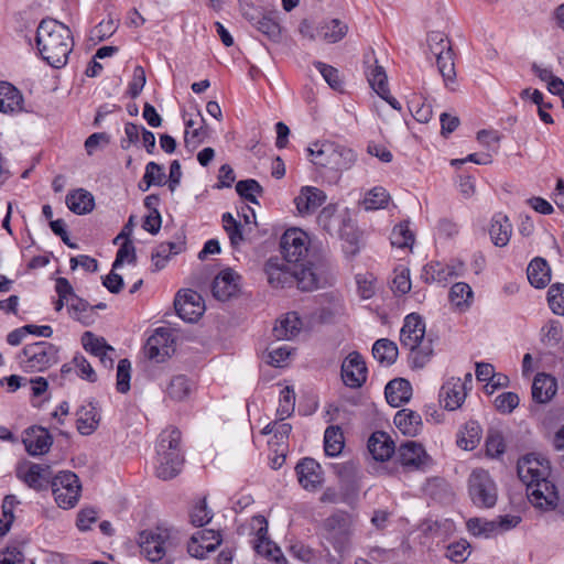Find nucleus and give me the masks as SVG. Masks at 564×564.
Instances as JSON below:
<instances>
[{
  "instance_id": "49530a36",
  "label": "nucleus",
  "mask_w": 564,
  "mask_h": 564,
  "mask_svg": "<svg viewBox=\"0 0 564 564\" xmlns=\"http://www.w3.org/2000/svg\"><path fill=\"white\" fill-rule=\"evenodd\" d=\"M344 448V435L338 426H328L324 434V451L327 456L335 457Z\"/></svg>"
},
{
  "instance_id": "79ce46f5",
  "label": "nucleus",
  "mask_w": 564,
  "mask_h": 564,
  "mask_svg": "<svg viewBox=\"0 0 564 564\" xmlns=\"http://www.w3.org/2000/svg\"><path fill=\"white\" fill-rule=\"evenodd\" d=\"M348 32V25L339 19L325 22L318 31L319 36L328 43L339 42Z\"/></svg>"
},
{
  "instance_id": "a211bd4d",
  "label": "nucleus",
  "mask_w": 564,
  "mask_h": 564,
  "mask_svg": "<svg viewBox=\"0 0 564 564\" xmlns=\"http://www.w3.org/2000/svg\"><path fill=\"white\" fill-rule=\"evenodd\" d=\"M18 477L21 478L30 488L34 490H44L52 487L53 473L48 465L31 463L25 467L18 469Z\"/></svg>"
},
{
  "instance_id": "a878e982",
  "label": "nucleus",
  "mask_w": 564,
  "mask_h": 564,
  "mask_svg": "<svg viewBox=\"0 0 564 564\" xmlns=\"http://www.w3.org/2000/svg\"><path fill=\"white\" fill-rule=\"evenodd\" d=\"M384 394L387 402L393 406L399 408L406 403L412 397V387L410 382L403 378H397L386 386Z\"/></svg>"
},
{
  "instance_id": "680f3d73",
  "label": "nucleus",
  "mask_w": 564,
  "mask_h": 564,
  "mask_svg": "<svg viewBox=\"0 0 564 564\" xmlns=\"http://www.w3.org/2000/svg\"><path fill=\"white\" fill-rule=\"evenodd\" d=\"M17 503L18 501L13 495H8L4 497L2 502V518L0 519V536L6 535L10 530V527L14 520L13 509Z\"/></svg>"
},
{
  "instance_id": "f3484780",
  "label": "nucleus",
  "mask_w": 564,
  "mask_h": 564,
  "mask_svg": "<svg viewBox=\"0 0 564 564\" xmlns=\"http://www.w3.org/2000/svg\"><path fill=\"white\" fill-rule=\"evenodd\" d=\"M341 378L350 388H360L367 379V367L364 358L357 351L350 352L341 365Z\"/></svg>"
},
{
  "instance_id": "58836bf2",
  "label": "nucleus",
  "mask_w": 564,
  "mask_h": 564,
  "mask_svg": "<svg viewBox=\"0 0 564 564\" xmlns=\"http://www.w3.org/2000/svg\"><path fill=\"white\" fill-rule=\"evenodd\" d=\"M474 294L471 288L464 282L455 283L449 291V301L459 312L468 310L473 303Z\"/></svg>"
},
{
  "instance_id": "423d86ee",
  "label": "nucleus",
  "mask_w": 564,
  "mask_h": 564,
  "mask_svg": "<svg viewBox=\"0 0 564 564\" xmlns=\"http://www.w3.org/2000/svg\"><path fill=\"white\" fill-rule=\"evenodd\" d=\"M325 538L338 553L346 552L350 546L355 528V518L346 511H337L323 522Z\"/></svg>"
},
{
  "instance_id": "2f4dec72",
  "label": "nucleus",
  "mask_w": 564,
  "mask_h": 564,
  "mask_svg": "<svg viewBox=\"0 0 564 564\" xmlns=\"http://www.w3.org/2000/svg\"><path fill=\"white\" fill-rule=\"evenodd\" d=\"M512 234V225L506 214H497L491 220L489 227V235L491 241L497 247H505L508 245Z\"/></svg>"
},
{
  "instance_id": "9b49d317",
  "label": "nucleus",
  "mask_w": 564,
  "mask_h": 564,
  "mask_svg": "<svg viewBox=\"0 0 564 564\" xmlns=\"http://www.w3.org/2000/svg\"><path fill=\"white\" fill-rule=\"evenodd\" d=\"M236 215L237 217H234L232 214L223 215L224 228L229 236L231 246L235 248H237L240 245V242L245 239L246 236L251 234L252 225L254 227L258 226V223L256 220L257 214Z\"/></svg>"
},
{
  "instance_id": "c756f323",
  "label": "nucleus",
  "mask_w": 564,
  "mask_h": 564,
  "mask_svg": "<svg viewBox=\"0 0 564 564\" xmlns=\"http://www.w3.org/2000/svg\"><path fill=\"white\" fill-rule=\"evenodd\" d=\"M557 391L555 378L546 373H538L532 383V398L538 403L549 402Z\"/></svg>"
},
{
  "instance_id": "37998d69",
  "label": "nucleus",
  "mask_w": 564,
  "mask_h": 564,
  "mask_svg": "<svg viewBox=\"0 0 564 564\" xmlns=\"http://www.w3.org/2000/svg\"><path fill=\"white\" fill-rule=\"evenodd\" d=\"M480 441V426L475 421L467 422L457 436V445L466 451L474 449Z\"/></svg>"
},
{
  "instance_id": "c03bdc74",
  "label": "nucleus",
  "mask_w": 564,
  "mask_h": 564,
  "mask_svg": "<svg viewBox=\"0 0 564 564\" xmlns=\"http://www.w3.org/2000/svg\"><path fill=\"white\" fill-rule=\"evenodd\" d=\"M181 432L176 427H169L160 434L156 452L158 455L181 453Z\"/></svg>"
},
{
  "instance_id": "603ef678",
  "label": "nucleus",
  "mask_w": 564,
  "mask_h": 564,
  "mask_svg": "<svg viewBox=\"0 0 564 564\" xmlns=\"http://www.w3.org/2000/svg\"><path fill=\"white\" fill-rule=\"evenodd\" d=\"M436 64L438 72L445 82V85L448 86V84L453 83L456 77L454 52L452 47H447V51L444 54L438 53V57H436Z\"/></svg>"
},
{
  "instance_id": "a18cd8bd",
  "label": "nucleus",
  "mask_w": 564,
  "mask_h": 564,
  "mask_svg": "<svg viewBox=\"0 0 564 564\" xmlns=\"http://www.w3.org/2000/svg\"><path fill=\"white\" fill-rule=\"evenodd\" d=\"M390 195L386 188L376 186L365 195L362 206L366 210L386 209L389 207Z\"/></svg>"
},
{
  "instance_id": "f257e3e1",
  "label": "nucleus",
  "mask_w": 564,
  "mask_h": 564,
  "mask_svg": "<svg viewBox=\"0 0 564 564\" xmlns=\"http://www.w3.org/2000/svg\"><path fill=\"white\" fill-rule=\"evenodd\" d=\"M36 44L41 57L52 67L61 68L73 51L72 31L57 20L43 19L36 30Z\"/></svg>"
},
{
  "instance_id": "412c9836",
  "label": "nucleus",
  "mask_w": 564,
  "mask_h": 564,
  "mask_svg": "<svg viewBox=\"0 0 564 564\" xmlns=\"http://www.w3.org/2000/svg\"><path fill=\"white\" fill-rule=\"evenodd\" d=\"M23 444L30 455H43L52 446L53 440L47 430L32 426L24 432Z\"/></svg>"
},
{
  "instance_id": "3c124183",
  "label": "nucleus",
  "mask_w": 564,
  "mask_h": 564,
  "mask_svg": "<svg viewBox=\"0 0 564 564\" xmlns=\"http://www.w3.org/2000/svg\"><path fill=\"white\" fill-rule=\"evenodd\" d=\"M77 415V430L82 435H89L97 429L99 416L94 408L83 406Z\"/></svg>"
},
{
  "instance_id": "09e8293b",
  "label": "nucleus",
  "mask_w": 564,
  "mask_h": 564,
  "mask_svg": "<svg viewBox=\"0 0 564 564\" xmlns=\"http://www.w3.org/2000/svg\"><path fill=\"white\" fill-rule=\"evenodd\" d=\"M391 245L398 248L412 247L415 240L414 232L410 228V221L403 220L395 225L390 236Z\"/></svg>"
},
{
  "instance_id": "bb28decb",
  "label": "nucleus",
  "mask_w": 564,
  "mask_h": 564,
  "mask_svg": "<svg viewBox=\"0 0 564 564\" xmlns=\"http://www.w3.org/2000/svg\"><path fill=\"white\" fill-rule=\"evenodd\" d=\"M366 76L371 88L379 95L388 93V77L382 66L377 65L373 53L365 56Z\"/></svg>"
},
{
  "instance_id": "774afa93",
  "label": "nucleus",
  "mask_w": 564,
  "mask_h": 564,
  "mask_svg": "<svg viewBox=\"0 0 564 564\" xmlns=\"http://www.w3.org/2000/svg\"><path fill=\"white\" fill-rule=\"evenodd\" d=\"M317 224L330 235H337L345 220V214H318Z\"/></svg>"
},
{
  "instance_id": "338daca9",
  "label": "nucleus",
  "mask_w": 564,
  "mask_h": 564,
  "mask_svg": "<svg viewBox=\"0 0 564 564\" xmlns=\"http://www.w3.org/2000/svg\"><path fill=\"white\" fill-rule=\"evenodd\" d=\"M547 302L554 314L564 315V284L551 285Z\"/></svg>"
},
{
  "instance_id": "f03ea898",
  "label": "nucleus",
  "mask_w": 564,
  "mask_h": 564,
  "mask_svg": "<svg viewBox=\"0 0 564 564\" xmlns=\"http://www.w3.org/2000/svg\"><path fill=\"white\" fill-rule=\"evenodd\" d=\"M139 545L141 553L150 562L173 564L180 540L173 530L158 527L142 531L139 535Z\"/></svg>"
},
{
  "instance_id": "20e7f679",
  "label": "nucleus",
  "mask_w": 564,
  "mask_h": 564,
  "mask_svg": "<svg viewBox=\"0 0 564 564\" xmlns=\"http://www.w3.org/2000/svg\"><path fill=\"white\" fill-rule=\"evenodd\" d=\"M312 162L335 171L349 170L356 162V153L332 141L315 142L307 149Z\"/></svg>"
},
{
  "instance_id": "473e14b6",
  "label": "nucleus",
  "mask_w": 564,
  "mask_h": 564,
  "mask_svg": "<svg viewBox=\"0 0 564 564\" xmlns=\"http://www.w3.org/2000/svg\"><path fill=\"white\" fill-rule=\"evenodd\" d=\"M393 422L395 426L409 436H415L422 429L421 415L410 409H402L394 415Z\"/></svg>"
},
{
  "instance_id": "6ab92c4d",
  "label": "nucleus",
  "mask_w": 564,
  "mask_h": 564,
  "mask_svg": "<svg viewBox=\"0 0 564 564\" xmlns=\"http://www.w3.org/2000/svg\"><path fill=\"white\" fill-rule=\"evenodd\" d=\"M240 275L232 269L220 271L212 284V293L218 301L225 302L239 292Z\"/></svg>"
},
{
  "instance_id": "bf43d9fd",
  "label": "nucleus",
  "mask_w": 564,
  "mask_h": 564,
  "mask_svg": "<svg viewBox=\"0 0 564 564\" xmlns=\"http://www.w3.org/2000/svg\"><path fill=\"white\" fill-rule=\"evenodd\" d=\"M466 525L468 531L476 536H489L490 534L498 531V524L496 520L488 521L481 518H471L467 521Z\"/></svg>"
},
{
  "instance_id": "c85d7f7f",
  "label": "nucleus",
  "mask_w": 564,
  "mask_h": 564,
  "mask_svg": "<svg viewBox=\"0 0 564 564\" xmlns=\"http://www.w3.org/2000/svg\"><path fill=\"white\" fill-rule=\"evenodd\" d=\"M326 199L327 196L322 189L314 186H304L294 202L297 212H312L323 206Z\"/></svg>"
},
{
  "instance_id": "cd10ccee",
  "label": "nucleus",
  "mask_w": 564,
  "mask_h": 564,
  "mask_svg": "<svg viewBox=\"0 0 564 564\" xmlns=\"http://www.w3.org/2000/svg\"><path fill=\"white\" fill-rule=\"evenodd\" d=\"M184 458L182 453L171 452V454L158 455V466L155 475L162 480L174 478L182 469Z\"/></svg>"
},
{
  "instance_id": "e2e57ef3",
  "label": "nucleus",
  "mask_w": 564,
  "mask_h": 564,
  "mask_svg": "<svg viewBox=\"0 0 564 564\" xmlns=\"http://www.w3.org/2000/svg\"><path fill=\"white\" fill-rule=\"evenodd\" d=\"M427 46L430 53L436 58L438 53L444 54L447 47H452L451 41L440 31H432L427 34Z\"/></svg>"
},
{
  "instance_id": "b1692460",
  "label": "nucleus",
  "mask_w": 564,
  "mask_h": 564,
  "mask_svg": "<svg viewBox=\"0 0 564 564\" xmlns=\"http://www.w3.org/2000/svg\"><path fill=\"white\" fill-rule=\"evenodd\" d=\"M23 95L15 86L8 82H0V112L18 113L23 110Z\"/></svg>"
},
{
  "instance_id": "5701e85b",
  "label": "nucleus",
  "mask_w": 564,
  "mask_h": 564,
  "mask_svg": "<svg viewBox=\"0 0 564 564\" xmlns=\"http://www.w3.org/2000/svg\"><path fill=\"white\" fill-rule=\"evenodd\" d=\"M368 449L378 462H386L397 453L391 436L382 431L373 432L368 440Z\"/></svg>"
},
{
  "instance_id": "13d9d810",
  "label": "nucleus",
  "mask_w": 564,
  "mask_h": 564,
  "mask_svg": "<svg viewBox=\"0 0 564 564\" xmlns=\"http://www.w3.org/2000/svg\"><path fill=\"white\" fill-rule=\"evenodd\" d=\"M470 544L467 540L451 543L446 549V557L456 564L464 563L470 555Z\"/></svg>"
},
{
  "instance_id": "0eeeda50",
  "label": "nucleus",
  "mask_w": 564,
  "mask_h": 564,
  "mask_svg": "<svg viewBox=\"0 0 564 564\" xmlns=\"http://www.w3.org/2000/svg\"><path fill=\"white\" fill-rule=\"evenodd\" d=\"M468 494L478 508H492L498 499L497 485L482 468L474 469L468 477Z\"/></svg>"
},
{
  "instance_id": "9d476101",
  "label": "nucleus",
  "mask_w": 564,
  "mask_h": 564,
  "mask_svg": "<svg viewBox=\"0 0 564 564\" xmlns=\"http://www.w3.org/2000/svg\"><path fill=\"white\" fill-rule=\"evenodd\" d=\"M283 258L290 263L306 261L310 252V238L301 229H288L281 238Z\"/></svg>"
},
{
  "instance_id": "39448f33",
  "label": "nucleus",
  "mask_w": 564,
  "mask_h": 564,
  "mask_svg": "<svg viewBox=\"0 0 564 564\" xmlns=\"http://www.w3.org/2000/svg\"><path fill=\"white\" fill-rule=\"evenodd\" d=\"M19 364L26 372H41L58 361V348L48 341L28 344L19 354Z\"/></svg>"
},
{
  "instance_id": "4d7b16f0",
  "label": "nucleus",
  "mask_w": 564,
  "mask_h": 564,
  "mask_svg": "<svg viewBox=\"0 0 564 564\" xmlns=\"http://www.w3.org/2000/svg\"><path fill=\"white\" fill-rule=\"evenodd\" d=\"M295 409V393L290 387H285L280 393V403L276 415L280 421L291 416Z\"/></svg>"
},
{
  "instance_id": "5fc2aeb1",
  "label": "nucleus",
  "mask_w": 564,
  "mask_h": 564,
  "mask_svg": "<svg viewBox=\"0 0 564 564\" xmlns=\"http://www.w3.org/2000/svg\"><path fill=\"white\" fill-rule=\"evenodd\" d=\"M237 194L245 200L258 204L257 195L263 192L262 186L253 178L242 180L236 184Z\"/></svg>"
},
{
  "instance_id": "1a4fd4ad",
  "label": "nucleus",
  "mask_w": 564,
  "mask_h": 564,
  "mask_svg": "<svg viewBox=\"0 0 564 564\" xmlns=\"http://www.w3.org/2000/svg\"><path fill=\"white\" fill-rule=\"evenodd\" d=\"M517 471L520 480L531 489L534 484H539L549 478L551 468L549 462L534 454H528L518 460Z\"/></svg>"
},
{
  "instance_id": "ea45409f",
  "label": "nucleus",
  "mask_w": 564,
  "mask_h": 564,
  "mask_svg": "<svg viewBox=\"0 0 564 564\" xmlns=\"http://www.w3.org/2000/svg\"><path fill=\"white\" fill-rule=\"evenodd\" d=\"M182 251V246L175 242L161 243L152 252V271L158 272L164 269L171 259V256L178 254Z\"/></svg>"
},
{
  "instance_id": "ddd939ff",
  "label": "nucleus",
  "mask_w": 564,
  "mask_h": 564,
  "mask_svg": "<svg viewBox=\"0 0 564 564\" xmlns=\"http://www.w3.org/2000/svg\"><path fill=\"white\" fill-rule=\"evenodd\" d=\"M173 344L171 333L165 328H158L147 341L145 354L155 362H164L175 351Z\"/></svg>"
},
{
  "instance_id": "2eb2a0df",
  "label": "nucleus",
  "mask_w": 564,
  "mask_h": 564,
  "mask_svg": "<svg viewBox=\"0 0 564 564\" xmlns=\"http://www.w3.org/2000/svg\"><path fill=\"white\" fill-rule=\"evenodd\" d=\"M534 485L535 487L532 486L527 491L528 499L532 506L543 511L554 510L560 500L555 485L549 478Z\"/></svg>"
},
{
  "instance_id": "7c9ffc66",
  "label": "nucleus",
  "mask_w": 564,
  "mask_h": 564,
  "mask_svg": "<svg viewBox=\"0 0 564 564\" xmlns=\"http://www.w3.org/2000/svg\"><path fill=\"white\" fill-rule=\"evenodd\" d=\"M300 270L293 271L294 283L302 291H313L319 286V269L311 261L301 262Z\"/></svg>"
},
{
  "instance_id": "e433bc0d",
  "label": "nucleus",
  "mask_w": 564,
  "mask_h": 564,
  "mask_svg": "<svg viewBox=\"0 0 564 564\" xmlns=\"http://www.w3.org/2000/svg\"><path fill=\"white\" fill-rule=\"evenodd\" d=\"M301 325L302 323L296 313H288L284 318L274 325L272 333L279 340L291 339L299 333Z\"/></svg>"
},
{
  "instance_id": "6e6d98bb",
  "label": "nucleus",
  "mask_w": 564,
  "mask_h": 564,
  "mask_svg": "<svg viewBox=\"0 0 564 564\" xmlns=\"http://www.w3.org/2000/svg\"><path fill=\"white\" fill-rule=\"evenodd\" d=\"M292 426L289 423H283L282 421H274L265 425L262 430V434H273V440L270 441V444L274 445H283L286 443L289 435L291 433Z\"/></svg>"
},
{
  "instance_id": "f704fd0d",
  "label": "nucleus",
  "mask_w": 564,
  "mask_h": 564,
  "mask_svg": "<svg viewBox=\"0 0 564 564\" xmlns=\"http://www.w3.org/2000/svg\"><path fill=\"white\" fill-rule=\"evenodd\" d=\"M337 235L347 243L344 247L345 252L355 256L359 250L360 232L348 214H345V220Z\"/></svg>"
},
{
  "instance_id": "8fccbe9b",
  "label": "nucleus",
  "mask_w": 564,
  "mask_h": 564,
  "mask_svg": "<svg viewBox=\"0 0 564 564\" xmlns=\"http://www.w3.org/2000/svg\"><path fill=\"white\" fill-rule=\"evenodd\" d=\"M422 278L426 283H445L451 279L447 264L432 261L424 265Z\"/></svg>"
},
{
  "instance_id": "4be33fe9",
  "label": "nucleus",
  "mask_w": 564,
  "mask_h": 564,
  "mask_svg": "<svg viewBox=\"0 0 564 564\" xmlns=\"http://www.w3.org/2000/svg\"><path fill=\"white\" fill-rule=\"evenodd\" d=\"M466 398L465 383L459 378H452L445 382L440 391V401L444 408L454 411L463 404Z\"/></svg>"
},
{
  "instance_id": "052dcab7",
  "label": "nucleus",
  "mask_w": 564,
  "mask_h": 564,
  "mask_svg": "<svg viewBox=\"0 0 564 564\" xmlns=\"http://www.w3.org/2000/svg\"><path fill=\"white\" fill-rule=\"evenodd\" d=\"M82 344L86 351L98 357L104 350L108 349L115 352V349L109 346L102 337H97L90 332L84 333Z\"/></svg>"
},
{
  "instance_id": "dca6fc26",
  "label": "nucleus",
  "mask_w": 564,
  "mask_h": 564,
  "mask_svg": "<svg viewBox=\"0 0 564 564\" xmlns=\"http://www.w3.org/2000/svg\"><path fill=\"white\" fill-rule=\"evenodd\" d=\"M397 459L405 468L423 469L430 464V456L422 444L408 441L397 449Z\"/></svg>"
},
{
  "instance_id": "393cba45",
  "label": "nucleus",
  "mask_w": 564,
  "mask_h": 564,
  "mask_svg": "<svg viewBox=\"0 0 564 564\" xmlns=\"http://www.w3.org/2000/svg\"><path fill=\"white\" fill-rule=\"evenodd\" d=\"M251 530L256 534L254 550L258 554L272 556V549L278 550L268 538V521L263 516H254L250 523Z\"/></svg>"
},
{
  "instance_id": "0e129e2a",
  "label": "nucleus",
  "mask_w": 564,
  "mask_h": 564,
  "mask_svg": "<svg viewBox=\"0 0 564 564\" xmlns=\"http://www.w3.org/2000/svg\"><path fill=\"white\" fill-rule=\"evenodd\" d=\"M315 67L318 69L325 82L333 88L334 90H341L343 82L339 76V72L337 68L325 64L323 62H315Z\"/></svg>"
},
{
  "instance_id": "4468645a",
  "label": "nucleus",
  "mask_w": 564,
  "mask_h": 564,
  "mask_svg": "<svg viewBox=\"0 0 564 564\" xmlns=\"http://www.w3.org/2000/svg\"><path fill=\"white\" fill-rule=\"evenodd\" d=\"M286 262L284 258L278 256L270 257L264 262L263 272L270 286L283 289L294 283V274Z\"/></svg>"
},
{
  "instance_id": "a19ab883",
  "label": "nucleus",
  "mask_w": 564,
  "mask_h": 564,
  "mask_svg": "<svg viewBox=\"0 0 564 564\" xmlns=\"http://www.w3.org/2000/svg\"><path fill=\"white\" fill-rule=\"evenodd\" d=\"M372 355L380 364L390 366L398 358V347L392 340L381 338L373 344Z\"/></svg>"
},
{
  "instance_id": "f8f14e48",
  "label": "nucleus",
  "mask_w": 564,
  "mask_h": 564,
  "mask_svg": "<svg viewBox=\"0 0 564 564\" xmlns=\"http://www.w3.org/2000/svg\"><path fill=\"white\" fill-rule=\"evenodd\" d=\"M177 315L186 322L197 321L205 311V304L200 294L193 290L178 292L174 300Z\"/></svg>"
},
{
  "instance_id": "6e6552de",
  "label": "nucleus",
  "mask_w": 564,
  "mask_h": 564,
  "mask_svg": "<svg viewBox=\"0 0 564 564\" xmlns=\"http://www.w3.org/2000/svg\"><path fill=\"white\" fill-rule=\"evenodd\" d=\"M52 492L59 508H74L80 497L82 485L78 476L69 470L59 471L52 479Z\"/></svg>"
},
{
  "instance_id": "69168bd1",
  "label": "nucleus",
  "mask_w": 564,
  "mask_h": 564,
  "mask_svg": "<svg viewBox=\"0 0 564 564\" xmlns=\"http://www.w3.org/2000/svg\"><path fill=\"white\" fill-rule=\"evenodd\" d=\"M165 173L161 165L151 161L145 166V173L143 175V182L147 183L144 191H147L151 185H163L165 184Z\"/></svg>"
},
{
  "instance_id": "de8ad7c7",
  "label": "nucleus",
  "mask_w": 564,
  "mask_h": 564,
  "mask_svg": "<svg viewBox=\"0 0 564 564\" xmlns=\"http://www.w3.org/2000/svg\"><path fill=\"white\" fill-rule=\"evenodd\" d=\"M185 135L184 142L186 145L189 144L191 140L199 143L206 135L205 131V119L199 110L196 112V118L185 119Z\"/></svg>"
},
{
  "instance_id": "864d4df0",
  "label": "nucleus",
  "mask_w": 564,
  "mask_h": 564,
  "mask_svg": "<svg viewBox=\"0 0 564 564\" xmlns=\"http://www.w3.org/2000/svg\"><path fill=\"white\" fill-rule=\"evenodd\" d=\"M166 393L176 401L187 398L191 393V383L187 377L184 375L174 376L166 388Z\"/></svg>"
},
{
  "instance_id": "aec40b11",
  "label": "nucleus",
  "mask_w": 564,
  "mask_h": 564,
  "mask_svg": "<svg viewBox=\"0 0 564 564\" xmlns=\"http://www.w3.org/2000/svg\"><path fill=\"white\" fill-rule=\"evenodd\" d=\"M299 482L310 491H315L323 482L321 465L313 458L302 459L295 467Z\"/></svg>"
},
{
  "instance_id": "7ed1b4c3",
  "label": "nucleus",
  "mask_w": 564,
  "mask_h": 564,
  "mask_svg": "<svg viewBox=\"0 0 564 564\" xmlns=\"http://www.w3.org/2000/svg\"><path fill=\"white\" fill-rule=\"evenodd\" d=\"M400 341L412 352L415 367L423 368L433 355L432 339L425 338V323L417 314L412 313L405 317Z\"/></svg>"
},
{
  "instance_id": "72a5a7b5",
  "label": "nucleus",
  "mask_w": 564,
  "mask_h": 564,
  "mask_svg": "<svg viewBox=\"0 0 564 564\" xmlns=\"http://www.w3.org/2000/svg\"><path fill=\"white\" fill-rule=\"evenodd\" d=\"M528 280L536 289H542L551 280V270L547 262L542 258L533 259L527 270Z\"/></svg>"
},
{
  "instance_id": "c9c22d12",
  "label": "nucleus",
  "mask_w": 564,
  "mask_h": 564,
  "mask_svg": "<svg viewBox=\"0 0 564 564\" xmlns=\"http://www.w3.org/2000/svg\"><path fill=\"white\" fill-rule=\"evenodd\" d=\"M65 202L70 212H93L95 208V198L85 188L70 191L66 195Z\"/></svg>"
},
{
  "instance_id": "4c0bfd02",
  "label": "nucleus",
  "mask_w": 564,
  "mask_h": 564,
  "mask_svg": "<svg viewBox=\"0 0 564 564\" xmlns=\"http://www.w3.org/2000/svg\"><path fill=\"white\" fill-rule=\"evenodd\" d=\"M245 15L254 21V26L259 32L265 35L271 41H279L281 36V26L276 20V14H262L261 17H249L248 13Z\"/></svg>"
}]
</instances>
